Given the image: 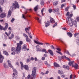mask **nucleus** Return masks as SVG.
<instances>
[{
  "label": "nucleus",
  "mask_w": 79,
  "mask_h": 79,
  "mask_svg": "<svg viewBox=\"0 0 79 79\" xmlns=\"http://www.w3.org/2000/svg\"><path fill=\"white\" fill-rule=\"evenodd\" d=\"M68 16V20H67V23L69 25L70 27H73L74 24L75 27H77V22L75 20L73 22V19L71 18V17L73 16V14H71L69 15V12H68L66 14V16Z\"/></svg>",
  "instance_id": "1"
},
{
  "label": "nucleus",
  "mask_w": 79,
  "mask_h": 79,
  "mask_svg": "<svg viewBox=\"0 0 79 79\" xmlns=\"http://www.w3.org/2000/svg\"><path fill=\"white\" fill-rule=\"evenodd\" d=\"M17 47H16V52L17 53H19L21 51V46L19 43H17Z\"/></svg>",
  "instance_id": "2"
},
{
  "label": "nucleus",
  "mask_w": 79,
  "mask_h": 79,
  "mask_svg": "<svg viewBox=\"0 0 79 79\" xmlns=\"http://www.w3.org/2000/svg\"><path fill=\"white\" fill-rule=\"evenodd\" d=\"M19 6L18 4V3L17 1H15V3L13 4V7L15 9H16V8H19Z\"/></svg>",
  "instance_id": "3"
},
{
  "label": "nucleus",
  "mask_w": 79,
  "mask_h": 79,
  "mask_svg": "<svg viewBox=\"0 0 79 79\" xmlns=\"http://www.w3.org/2000/svg\"><path fill=\"white\" fill-rule=\"evenodd\" d=\"M3 59H4V57L3 56H2V55H0V63H2L3 61Z\"/></svg>",
  "instance_id": "4"
},
{
  "label": "nucleus",
  "mask_w": 79,
  "mask_h": 79,
  "mask_svg": "<svg viewBox=\"0 0 79 79\" xmlns=\"http://www.w3.org/2000/svg\"><path fill=\"white\" fill-rule=\"evenodd\" d=\"M34 42L35 43V44H38V45H43L44 44V43L42 42H39L38 41H35V40H34Z\"/></svg>",
  "instance_id": "5"
},
{
  "label": "nucleus",
  "mask_w": 79,
  "mask_h": 79,
  "mask_svg": "<svg viewBox=\"0 0 79 79\" xmlns=\"http://www.w3.org/2000/svg\"><path fill=\"white\" fill-rule=\"evenodd\" d=\"M72 67H74L75 69H78L79 66L77 63H75V64L72 65Z\"/></svg>",
  "instance_id": "6"
},
{
  "label": "nucleus",
  "mask_w": 79,
  "mask_h": 79,
  "mask_svg": "<svg viewBox=\"0 0 79 79\" xmlns=\"http://www.w3.org/2000/svg\"><path fill=\"white\" fill-rule=\"evenodd\" d=\"M6 14L5 13H2L0 15V17L2 18H3L6 16Z\"/></svg>",
  "instance_id": "7"
},
{
  "label": "nucleus",
  "mask_w": 79,
  "mask_h": 79,
  "mask_svg": "<svg viewBox=\"0 0 79 79\" xmlns=\"http://www.w3.org/2000/svg\"><path fill=\"white\" fill-rule=\"evenodd\" d=\"M27 46L26 44L23 45V47L22 48V50H23V51H26V50H27Z\"/></svg>",
  "instance_id": "8"
},
{
  "label": "nucleus",
  "mask_w": 79,
  "mask_h": 79,
  "mask_svg": "<svg viewBox=\"0 0 79 79\" xmlns=\"http://www.w3.org/2000/svg\"><path fill=\"white\" fill-rule=\"evenodd\" d=\"M7 63L8 64V65L10 67V68H13V67L12 66L11 64V61H10V60H8L7 61Z\"/></svg>",
  "instance_id": "9"
},
{
  "label": "nucleus",
  "mask_w": 79,
  "mask_h": 79,
  "mask_svg": "<svg viewBox=\"0 0 79 79\" xmlns=\"http://www.w3.org/2000/svg\"><path fill=\"white\" fill-rule=\"evenodd\" d=\"M23 68H24L27 71H28L29 70V67L28 65H25L23 66Z\"/></svg>",
  "instance_id": "10"
},
{
  "label": "nucleus",
  "mask_w": 79,
  "mask_h": 79,
  "mask_svg": "<svg viewBox=\"0 0 79 79\" xmlns=\"http://www.w3.org/2000/svg\"><path fill=\"white\" fill-rule=\"evenodd\" d=\"M48 52L51 55H52V56H53V51H52L51 50L48 49Z\"/></svg>",
  "instance_id": "11"
},
{
  "label": "nucleus",
  "mask_w": 79,
  "mask_h": 79,
  "mask_svg": "<svg viewBox=\"0 0 79 79\" xmlns=\"http://www.w3.org/2000/svg\"><path fill=\"white\" fill-rule=\"evenodd\" d=\"M59 11V9L58 8H56L52 10V12L53 13H55L56 12H58Z\"/></svg>",
  "instance_id": "12"
},
{
  "label": "nucleus",
  "mask_w": 79,
  "mask_h": 79,
  "mask_svg": "<svg viewBox=\"0 0 79 79\" xmlns=\"http://www.w3.org/2000/svg\"><path fill=\"white\" fill-rule=\"evenodd\" d=\"M36 69H37V68H33L32 70V73L36 74Z\"/></svg>",
  "instance_id": "13"
},
{
  "label": "nucleus",
  "mask_w": 79,
  "mask_h": 79,
  "mask_svg": "<svg viewBox=\"0 0 79 79\" xmlns=\"http://www.w3.org/2000/svg\"><path fill=\"white\" fill-rule=\"evenodd\" d=\"M11 10H10L8 12L7 18H9L10 16H11Z\"/></svg>",
  "instance_id": "14"
},
{
  "label": "nucleus",
  "mask_w": 79,
  "mask_h": 79,
  "mask_svg": "<svg viewBox=\"0 0 79 79\" xmlns=\"http://www.w3.org/2000/svg\"><path fill=\"white\" fill-rule=\"evenodd\" d=\"M64 58H66V56H62L61 57H59V60L60 61V60H61L62 59V60H64Z\"/></svg>",
  "instance_id": "15"
},
{
  "label": "nucleus",
  "mask_w": 79,
  "mask_h": 79,
  "mask_svg": "<svg viewBox=\"0 0 79 79\" xmlns=\"http://www.w3.org/2000/svg\"><path fill=\"white\" fill-rule=\"evenodd\" d=\"M50 22L51 23H55L54 20H53V19L52 18H50Z\"/></svg>",
  "instance_id": "16"
},
{
  "label": "nucleus",
  "mask_w": 79,
  "mask_h": 79,
  "mask_svg": "<svg viewBox=\"0 0 79 79\" xmlns=\"http://www.w3.org/2000/svg\"><path fill=\"white\" fill-rule=\"evenodd\" d=\"M35 19H37L38 20V21L39 23H41V21H42V19L39 20V18L37 17H35Z\"/></svg>",
  "instance_id": "17"
},
{
  "label": "nucleus",
  "mask_w": 79,
  "mask_h": 79,
  "mask_svg": "<svg viewBox=\"0 0 79 79\" xmlns=\"http://www.w3.org/2000/svg\"><path fill=\"white\" fill-rule=\"evenodd\" d=\"M31 27H26L25 28V30L26 32H27V31H29V29H30Z\"/></svg>",
  "instance_id": "18"
},
{
  "label": "nucleus",
  "mask_w": 79,
  "mask_h": 79,
  "mask_svg": "<svg viewBox=\"0 0 79 79\" xmlns=\"http://www.w3.org/2000/svg\"><path fill=\"white\" fill-rule=\"evenodd\" d=\"M67 34L70 37H72V36H73V34L70 32H67Z\"/></svg>",
  "instance_id": "19"
},
{
  "label": "nucleus",
  "mask_w": 79,
  "mask_h": 79,
  "mask_svg": "<svg viewBox=\"0 0 79 79\" xmlns=\"http://www.w3.org/2000/svg\"><path fill=\"white\" fill-rule=\"evenodd\" d=\"M73 63H74V61H73V62L71 61H69V66H71L72 64H73Z\"/></svg>",
  "instance_id": "20"
},
{
  "label": "nucleus",
  "mask_w": 79,
  "mask_h": 79,
  "mask_svg": "<svg viewBox=\"0 0 79 79\" xmlns=\"http://www.w3.org/2000/svg\"><path fill=\"white\" fill-rule=\"evenodd\" d=\"M41 51H42V52H45V53H48V52H47V50H46L45 49H42V50H41Z\"/></svg>",
  "instance_id": "21"
},
{
  "label": "nucleus",
  "mask_w": 79,
  "mask_h": 79,
  "mask_svg": "<svg viewBox=\"0 0 79 79\" xmlns=\"http://www.w3.org/2000/svg\"><path fill=\"white\" fill-rule=\"evenodd\" d=\"M54 66L55 67H60V65L56 63H54Z\"/></svg>",
  "instance_id": "22"
},
{
  "label": "nucleus",
  "mask_w": 79,
  "mask_h": 79,
  "mask_svg": "<svg viewBox=\"0 0 79 79\" xmlns=\"http://www.w3.org/2000/svg\"><path fill=\"white\" fill-rule=\"evenodd\" d=\"M26 40L27 42H31V40H30V39L28 37L26 38Z\"/></svg>",
  "instance_id": "23"
},
{
  "label": "nucleus",
  "mask_w": 79,
  "mask_h": 79,
  "mask_svg": "<svg viewBox=\"0 0 79 79\" xmlns=\"http://www.w3.org/2000/svg\"><path fill=\"white\" fill-rule=\"evenodd\" d=\"M3 53L4 55H8V52H6V51H3Z\"/></svg>",
  "instance_id": "24"
},
{
  "label": "nucleus",
  "mask_w": 79,
  "mask_h": 79,
  "mask_svg": "<svg viewBox=\"0 0 79 79\" xmlns=\"http://www.w3.org/2000/svg\"><path fill=\"white\" fill-rule=\"evenodd\" d=\"M13 74L14 75L13 79H14V78H15V79H16V78H17V76H18L17 74H15V73H13Z\"/></svg>",
  "instance_id": "25"
},
{
  "label": "nucleus",
  "mask_w": 79,
  "mask_h": 79,
  "mask_svg": "<svg viewBox=\"0 0 79 79\" xmlns=\"http://www.w3.org/2000/svg\"><path fill=\"white\" fill-rule=\"evenodd\" d=\"M3 66L4 68H8V65H6V64L5 63L4 64Z\"/></svg>",
  "instance_id": "26"
},
{
  "label": "nucleus",
  "mask_w": 79,
  "mask_h": 79,
  "mask_svg": "<svg viewBox=\"0 0 79 79\" xmlns=\"http://www.w3.org/2000/svg\"><path fill=\"white\" fill-rule=\"evenodd\" d=\"M36 50L37 52H42V49L39 48H37Z\"/></svg>",
  "instance_id": "27"
},
{
  "label": "nucleus",
  "mask_w": 79,
  "mask_h": 79,
  "mask_svg": "<svg viewBox=\"0 0 79 79\" xmlns=\"http://www.w3.org/2000/svg\"><path fill=\"white\" fill-rule=\"evenodd\" d=\"M4 3V0H1L0 1V5H2Z\"/></svg>",
  "instance_id": "28"
},
{
  "label": "nucleus",
  "mask_w": 79,
  "mask_h": 79,
  "mask_svg": "<svg viewBox=\"0 0 79 79\" xmlns=\"http://www.w3.org/2000/svg\"><path fill=\"white\" fill-rule=\"evenodd\" d=\"M44 8H43L41 11V15L42 16H44Z\"/></svg>",
  "instance_id": "29"
},
{
  "label": "nucleus",
  "mask_w": 79,
  "mask_h": 79,
  "mask_svg": "<svg viewBox=\"0 0 79 79\" xmlns=\"http://www.w3.org/2000/svg\"><path fill=\"white\" fill-rule=\"evenodd\" d=\"M58 72L59 74H63V71H60V70H59Z\"/></svg>",
  "instance_id": "30"
},
{
  "label": "nucleus",
  "mask_w": 79,
  "mask_h": 79,
  "mask_svg": "<svg viewBox=\"0 0 79 79\" xmlns=\"http://www.w3.org/2000/svg\"><path fill=\"white\" fill-rule=\"evenodd\" d=\"M11 51L12 52H16V50H15V48L14 47H12L11 48Z\"/></svg>",
  "instance_id": "31"
},
{
  "label": "nucleus",
  "mask_w": 79,
  "mask_h": 79,
  "mask_svg": "<svg viewBox=\"0 0 79 79\" xmlns=\"http://www.w3.org/2000/svg\"><path fill=\"white\" fill-rule=\"evenodd\" d=\"M46 23V22L45 21L44 23L45 24V27H48V26H50V24L48 23Z\"/></svg>",
  "instance_id": "32"
},
{
  "label": "nucleus",
  "mask_w": 79,
  "mask_h": 79,
  "mask_svg": "<svg viewBox=\"0 0 79 79\" xmlns=\"http://www.w3.org/2000/svg\"><path fill=\"white\" fill-rule=\"evenodd\" d=\"M37 9H38V6H37L34 8V10L35 11H36L37 10Z\"/></svg>",
  "instance_id": "33"
},
{
  "label": "nucleus",
  "mask_w": 79,
  "mask_h": 79,
  "mask_svg": "<svg viewBox=\"0 0 79 79\" xmlns=\"http://www.w3.org/2000/svg\"><path fill=\"white\" fill-rule=\"evenodd\" d=\"M58 3V2H55L53 3V5L55 6H56L57 5V4Z\"/></svg>",
  "instance_id": "34"
},
{
  "label": "nucleus",
  "mask_w": 79,
  "mask_h": 79,
  "mask_svg": "<svg viewBox=\"0 0 79 79\" xmlns=\"http://www.w3.org/2000/svg\"><path fill=\"white\" fill-rule=\"evenodd\" d=\"M5 27H6V28H8V23H5Z\"/></svg>",
  "instance_id": "35"
},
{
  "label": "nucleus",
  "mask_w": 79,
  "mask_h": 79,
  "mask_svg": "<svg viewBox=\"0 0 79 79\" xmlns=\"http://www.w3.org/2000/svg\"><path fill=\"white\" fill-rule=\"evenodd\" d=\"M45 3H44V1H42L41 2L40 4L41 5H44Z\"/></svg>",
  "instance_id": "36"
},
{
  "label": "nucleus",
  "mask_w": 79,
  "mask_h": 79,
  "mask_svg": "<svg viewBox=\"0 0 79 79\" xmlns=\"http://www.w3.org/2000/svg\"><path fill=\"white\" fill-rule=\"evenodd\" d=\"M23 36H24V37H25L26 38L28 37V36H27V35L25 33L23 34Z\"/></svg>",
  "instance_id": "37"
},
{
  "label": "nucleus",
  "mask_w": 79,
  "mask_h": 79,
  "mask_svg": "<svg viewBox=\"0 0 79 79\" xmlns=\"http://www.w3.org/2000/svg\"><path fill=\"white\" fill-rule=\"evenodd\" d=\"M73 6L74 8V9L76 10V6L75 5H73Z\"/></svg>",
  "instance_id": "38"
},
{
  "label": "nucleus",
  "mask_w": 79,
  "mask_h": 79,
  "mask_svg": "<svg viewBox=\"0 0 79 79\" xmlns=\"http://www.w3.org/2000/svg\"><path fill=\"white\" fill-rule=\"evenodd\" d=\"M48 11L49 12V13H51L53 11V10H52L51 9H49Z\"/></svg>",
  "instance_id": "39"
},
{
  "label": "nucleus",
  "mask_w": 79,
  "mask_h": 79,
  "mask_svg": "<svg viewBox=\"0 0 79 79\" xmlns=\"http://www.w3.org/2000/svg\"><path fill=\"white\" fill-rule=\"evenodd\" d=\"M22 18H24V19H26V17H25V16L23 14L22 15Z\"/></svg>",
  "instance_id": "40"
},
{
  "label": "nucleus",
  "mask_w": 79,
  "mask_h": 79,
  "mask_svg": "<svg viewBox=\"0 0 79 79\" xmlns=\"http://www.w3.org/2000/svg\"><path fill=\"white\" fill-rule=\"evenodd\" d=\"M3 26H2V25L0 24V30H3Z\"/></svg>",
  "instance_id": "41"
},
{
  "label": "nucleus",
  "mask_w": 79,
  "mask_h": 79,
  "mask_svg": "<svg viewBox=\"0 0 79 79\" xmlns=\"http://www.w3.org/2000/svg\"><path fill=\"white\" fill-rule=\"evenodd\" d=\"M69 66L67 65L66 66V68H65V69H68V70H69Z\"/></svg>",
  "instance_id": "42"
},
{
  "label": "nucleus",
  "mask_w": 79,
  "mask_h": 79,
  "mask_svg": "<svg viewBox=\"0 0 79 79\" xmlns=\"http://www.w3.org/2000/svg\"><path fill=\"white\" fill-rule=\"evenodd\" d=\"M7 29V28H6V27H4V28H3L2 30H4V31H5L6 30V29Z\"/></svg>",
  "instance_id": "43"
},
{
  "label": "nucleus",
  "mask_w": 79,
  "mask_h": 79,
  "mask_svg": "<svg viewBox=\"0 0 79 79\" xmlns=\"http://www.w3.org/2000/svg\"><path fill=\"white\" fill-rule=\"evenodd\" d=\"M65 53H67V54H68V55H69L70 54H69V52H68V51H65Z\"/></svg>",
  "instance_id": "44"
},
{
  "label": "nucleus",
  "mask_w": 79,
  "mask_h": 79,
  "mask_svg": "<svg viewBox=\"0 0 79 79\" xmlns=\"http://www.w3.org/2000/svg\"><path fill=\"white\" fill-rule=\"evenodd\" d=\"M57 26V23H55V24L53 26V27H55V26Z\"/></svg>",
  "instance_id": "45"
},
{
  "label": "nucleus",
  "mask_w": 79,
  "mask_h": 79,
  "mask_svg": "<svg viewBox=\"0 0 79 79\" xmlns=\"http://www.w3.org/2000/svg\"><path fill=\"white\" fill-rule=\"evenodd\" d=\"M13 71L14 72V73H15V74H17V71H16V69H13Z\"/></svg>",
  "instance_id": "46"
},
{
  "label": "nucleus",
  "mask_w": 79,
  "mask_h": 79,
  "mask_svg": "<svg viewBox=\"0 0 79 79\" xmlns=\"http://www.w3.org/2000/svg\"><path fill=\"white\" fill-rule=\"evenodd\" d=\"M77 35H78L77 34V33H75L74 34V37H76V36Z\"/></svg>",
  "instance_id": "47"
},
{
  "label": "nucleus",
  "mask_w": 79,
  "mask_h": 79,
  "mask_svg": "<svg viewBox=\"0 0 79 79\" xmlns=\"http://www.w3.org/2000/svg\"><path fill=\"white\" fill-rule=\"evenodd\" d=\"M77 35H78L77 34V33H75L74 34V37H76V36Z\"/></svg>",
  "instance_id": "48"
},
{
  "label": "nucleus",
  "mask_w": 79,
  "mask_h": 79,
  "mask_svg": "<svg viewBox=\"0 0 79 79\" xmlns=\"http://www.w3.org/2000/svg\"><path fill=\"white\" fill-rule=\"evenodd\" d=\"M60 42L63 44H65V43L62 40H60Z\"/></svg>",
  "instance_id": "49"
},
{
  "label": "nucleus",
  "mask_w": 79,
  "mask_h": 79,
  "mask_svg": "<svg viewBox=\"0 0 79 79\" xmlns=\"http://www.w3.org/2000/svg\"><path fill=\"white\" fill-rule=\"evenodd\" d=\"M11 31H9L8 32V35H10L11 34Z\"/></svg>",
  "instance_id": "50"
},
{
  "label": "nucleus",
  "mask_w": 79,
  "mask_h": 79,
  "mask_svg": "<svg viewBox=\"0 0 79 79\" xmlns=\"http://www.w3.org/2000/svg\"><path fill=\"white\" fill-rule=\"evenodd\" d=\"M20 63L21 64V66H23V62L21 61H20Z\"/></svg>",
  "instance_id": "51"
},
{
  "label": "nucleus",
  "mask_w": 79,
  "mask_h": 79,
  "mask_svg": "<svg viewBox=\"0 0 79 79\" xmlns=\"http://www.w3.org/2000/svg\"><path fill=\"white\" fill-rule=\"evenodd\" d=\"M19 43H19V44H20V46H21V45H22V44H23V41H20L19 42Z\"/></svg>",
  "instance_id": "52"
},
{
  "label": "nucleus",
  "mask_w": 79,
  "mask_h": 79,
  "mask_svg": "<svg viewBox=\"0 0 79 79\" xmlns=\"http://www.w3.org/2000/svg\"><path fill=\"white\" fill-rule=\"evenodd\" d=\"M56 52L57 53H59V54H60V55H61V54H62L61 52H60L56 51Z\"/></svg>",
  "instance_id": "53"
},
{
  "label": "nucleus",
  "mask_w": 79,
  "mask_h": 79,
  "mask_svg": "<svg viewBox=\"0 0 79 79\" xmlns=\"http://www.w3.org/2000/svg\"><path fill=\"white\" fill-rule=\"evenodd\" d=\"M15 21V19L14 18H12L11 20V22L12 23H13V21Z\"/></svg>",
  "instance_id": "54"
},
{
  "label": "nucleus",
  "mask_w": 79,
  "mask_h": 79,
  "mask_svg": "<svg viewBox=\"0 0 79 79\" xmlns=\"http://www.w3.org/2000/svg\"><path fill=\"white\" fill-rule=\"evenodd\" d=\"M15 36V35H14V34H11V37H12V38H13L14 37V36Z\"/></svg>",
  "instance_id": "55"
},
{
  "label": "nucleus",
  "mask_w": 79,
  "mask_h": 79,
  "mask_svg": "<svg viewBox=\"0 0 79 79\" xmlns=\"http://www.w3.org/2000/svg\"><path fill=\"white\" fill-rule=\"evenodd\" d=\"M56 50H58V51H59V52H60V51H61V49H60V48H56Z\"/></svg>",
  "instance_id": "56"
},
{
  "label": "nucleus",
  "mask_w": 79,
  "mask_h": 79,
  "mask_svg": "<svg viewBox=\"0 0 79 79\" xmlns=\"http://www.w3.org/2000/svg\"><path fill=\"white\" fill-rule=\"evenodd\" d=\"M65 77H66V75H61V77L64 78Z\"/></svg>",
  "instance_id": "57"
},
{
  "label": "nucleus",
  "mask_w": 79,
  "mask_h": 79,
  "mask_svg": "<svg viewBox=\"0 0 79 79\" xmlns=\"http://www.w3.org/2000/svg\"><path fill=\"white\" fill-rule=\"evenodd\" d=\"M69 8L68 7H66V8L65 9V11H68Z\"/></svg>",
  "instance_id": "58"
},
{
  "label": "nucleus",
  "mask_w": 79,
  "mask_h": 79,
  "mask_svg": "<svg viewBox=\"0 0 79 79\" xmlns=\"http://www.w3.org/2000/svg\"><path fill=\"white\" fill-rule=\"evenodd\" d=\"M51 48L52 49H55V48L54 47V46L53 45H51Z\"/></svg>",
  "instance_id": "59"
},
{
  "label": "nucleus",
  "mask_w": 79,
  "mask_h": 79,
  "mask_svg": "<svg viewBox=\"0 0 79 79\" xmlns=\"http://www.w3.org/2000/svg\"><path fill=\"white\" fill-rule=\"evenodd\" d=\"M72 77H73V75L71 74L70 76V79H72Z\"/></svg>",
  "instance_id": "60"
},
{
  "label": "nucleus",
  "mask_w": 79,
  "mask_h": 79,
  "mask_svg": "<svg viewBox=\"0 0 79 79\" xmlns=\"http://www.w3.org/2000/svg\"><path fill=\"white\" fill-rule=\"evenodd\" d=\"M8 30H9V31H12V29L11 28V27H9L8 29Z\"/></svg>",
  "instance_id": "61"
},
{
  "label": "nucleus",
  "mask_w": 79,
  "mask_h": 79,
  "mask_svg": "<svg viewBox=\"0 0 79 79\" xmlns=\"http://www.w3.org/2000/svg\"><path fill=\"white\" fill-rule=\"evenodd\" d=\"M66 59L67 60H68V61H70V60H70V59H69V58H68V57H66Z\"/></svg>",
  "instance_id": "62"
},
{
  "label": "nucleus",
  "mask_w": 79,
  "mask_h": 79,
  "mask_svg": "<svg viewBox=\"0 0 79 79\" xmlns=\"http://www.w3.org/2000/svg\"><path fill=\"white\" fill-rule=\"evenodd\" d=\"M64 4H62L61 5V8H63V7H64Z\"/></svg>",
  "instance_id": "63"
},
{
  "label": "nucleus",
  "mask_w": 79,
  "mask_h": 79,
  "mask_svg": "<svg viewBox=\"0 0 79 79\" xmlns=\"http://www.w3.org/2000/svg\"><path fill=\"white\" fill-rule=\"evenodd\" d=\"M77 21H79V17L77 18Z\"/></svg>",
  "instance_id": "64"
}]
</instances>
